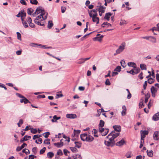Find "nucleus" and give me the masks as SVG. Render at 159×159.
<instances>
[{"mask_svg": "<svg viewBox=\"0 0 159 159\" xmlns=\"http://www.w3.org/2000/svg\"><path fill=\"white\" fill-rule=\"evenodd\" d=\"M61 9L62 13H64L65 11L66 8L65 7H61Z\"/></svg>", "mask_w": 159, "mask_h": 159, "instance_id": "nucleus-59", "label": "nucleus"}, {"mask_svg": "<svg viewBox=\"0 0 159 159\" xmlns=\"http://www.w3.org/2000/svg\"><path fill=\"white\" fill-rule=\"evenodd\" d=\"M111 13L110 12H108L106 13L104 17V19L107 20H109L110 16H111Z\"/></svg>", "mask_w": 159, "mask_h": 159, "instance_id": "nucleus-21", "label": "nucleus"}, {"mask_svg": "<svg viewBox=\"0 0 159 159\" xmlns=\"http://www.w3.org/2000/svg\"><path fill=\"white\" fill-rule=\"evenodd\" d=\"M30 2L31 4L34 5H37L38 3L37 0H30Z\"/></svg>", "mask_w": 159, "mask_h": 159, "instance_id": "nucleus-44", "label": "nucleus"}, {"mask_svg": "<svg viewBox=\"0 0 159 159\" xmlns=\"http://www.w3.org/2000/svg\"><path fill=\"white\" fill-rule=\"evenodd\" d=\"M89 14L90 16L92 18L93 21L98 24L99 22V18L97 17L98 14H93V13L91 12H89Z\"/></svg>", "mask_w": 159, "mask_h": 159, "instance_id": "nucleus-5", "label": "nucleus"}, {"mask_svg": "<svg viewBox=\"0 0 159 159\" xmlns=\"http://www.w3.org/2000/svg\"><path fill=\"white\" fill-rule=\"evenodd\" d=\"M150 96L149 93H147L145 95V102L146 103L148 101V99Z\"/></svg>", "mask_w": 159, "mask_h": 159, "instance_id": "nucleus-25", "label": "nucleus"}, {"mask_svg": "<svg viewBox=\"0 0 159 159\" xmlns=\"http://www.w3.org/2000/svg\"><path fill=\"white\" fill-rule=\"evenodd\" d=\"M143 72H141L139 75V78L140 80H142L143 79Z\"/></svg>", "mask_w": 159, "mask_h": 159, "instance_id": "nucleus-60", "label": "nucleus"}, {"mask_svg": "<svg viewBox=\"0 0 159 159\" xmlns=\"http://www.w3.org/2000/svg\"><path fill=\"white\" fill-rule=\"evenodd\" d=\"M109 129L107 128H104L102 127L99 128V132L101 133L102 136L106 135L108 133Z\"/></svg>", "mask_w": 159, "mask_h": 159, "instance_id": "nucleus-7", "label": "nucleus"}, {"mask_svg": "<svg viewBox=\"0 0 159 159\" xmlns=\"http://www.w3.org/2000/svg\"><path fill=\"white\" fill-rule=\"evenodd\" d=\"M23 120L21 119H20L19 120V122L17 123V125H18V126L19 127H20V125H22V124H23Z\"/></svg>", "mask_w": 159, "mask_h": 159, "instance_id": "nucleus-54", "label": "nucleus"}, {"mask_svg": "<svg viewBox=\"0 0 159 159\" xmlns=\"http://www.w3.org/2000/svg\"><path fill=\"white\" fill-rule=\"evenodd\" d=\"M75 147L78 148H80L81 146V143L78 142H75Z\"/></svg>", "mask_w": 159, "mask_h": 159, "instance_id": "nucleus-43", "label": "nucleus"}, {"mask_svg": "<svg viewBox=\"0 0 159 159\" xmlns=\"http://www.w3.org/2000/svg\"><path fill=\"white\" fill-rule=\"evenodd\" d=\"M125 43L124 42L122 43L119 46V48L116 50V54H118L122 52L125 49Z\"/></svg>", "mask_w": 159, "mask_h": 159, "instance_id": "nucleus-3", "label": "nucleus"}, {"mask_svg": "<svg viewBox=\"0 0 159 159\" xmlns=\"http://www.w3.org/2000/svg\"><path fill=\"white\" fill-rule=\"evenodd\" d=\"M41 14L39 16L37 17L34 19V21L35 23H39L38 21L37 20H39V19L42 18L43 19L44 17H43V15L45 14L46 12H45L44 10L43 9L41 11H40Z\"/></svg>", "mask_w": 159, "mask_h": 159, "instance_id": "nucleus-6", "label": "nucleus"}, {"mask_svg": "<svg viewBox=\"0 0 159 159\" xmlns=\"http://www.w3.org/2000/svg\"><path fill=\"white\" fill-rule=\"evenodd\" d=\"M50 140L49 139H46L44 141L43 143L44 144H49L50 143L49 142Z\"/></svg>", "mask_w": 159, "mask_h": 159, "instance_id": "nucleus-48", "label": "nucleus"}, {"mask_svg": "<svg viewBox=\"0 0 159 159\" xmlns=\"http://www.w3.org/2000/svg\"><path fill=\"white\" fill-rule=\"evenodd\" d=\"M57 117L56 115H54L53 117V119L51 120V121L52 122H57Z\"/></svg>", "mask_w": 159, "mask_h": 159, "instance_id": "nucleus-35", "label": "nucleus"}, {"mask_svg": "<svg viewBox=\"0 0 159 159\" xmlns=\"http://www.w3.org/2000/svg\"><path fill=\"white\" fill-rule=\"evenodd\" d=\"M156 78L157 81L159 82V74L157 73L156 74Z\"/></svg>", "mask_w": 159, "mask_h": 159, "instance_id": "nucleus-64", "label": "nucleus"}, {"mask_svg": "<svg viewBox=\"0 0 159 159\" xmlns=\"http://www.w3.org/2000/svg\"><path fill=\"white\" fill-rule=\"evenodd\" d=\"M103 36L102 35H101L99 37H96L94 38V39L96 40H97L99 42L102 41V38H103Z\"/></svg>", "mask_w": 159, "mask_h": 159, "instance_id": "nucleus-29", "label": "nucleus"}, {"mask_svg": "<svg viewBox=\"0 0 159 159\" xmlns=\"http://www.w3.org/2000/svg\"><path fill=\"white\" fill-rule=\"evenodd\" d=\"M16 34H17V38L18 39L20 40H21V35L20 33L19 32H17L16 33Z\"/></svg>", "mask_w": 159, "mask_h": 159, "instance_id": "nucleus-50", "label": "nucleus"}, {"mask_svg": "<svg viewBox=\"0 0 159 159\" xmlns=\"http://www.w3.org/2000/svg\"><path fill=\"white\" fill-rule=\"evenodd\" d=\"M39 10H40V9L39 8H37L36 9L35 11L32 14V15H33V16H35V15H36V14L38 15L39 13V12H38V11H39Z\"/></svg>", "mask_w": 159, "mask_h": 159, "instance_id": "nucleus-45", "label": "nucleus"}, {"mask_svg": "<svg viewBox=\"0 0 159 159\" xmlns=\"http://www.w3.org/2000/svg\"><path fill=\"white\" fill-rule=\"evenodd\" d=\"M16 94L18 97H19V98H24V96L21 95V94L19 93H16Z\"/></svg>", "mask_w": 159, "mask_h": 159, "instance_id": "nucleus-62", "label": "nucleus"}, {"mask_svg": "<svg viewBox=\"0 0 159 159\" xmlns=\"http://www.w3.org/2000/svg\"><path fill=\"white\" fill-rule=\"evenodd\" d=\"M20 102L21 103L24 102L25 104H26L28 103H30V102L25 97H24V98H22V99L20 100Z\"/></svg>", "mask_w": 159, "mask_h": 159, "instance_id": "nucleus-20", "label": "nucleus"}, {"mask_svg": "<svg viewBox=\"0 0 159 159\" xmlns=\"http://www.w3.org/2000/svg\"><path fill=\"white\" fill-rule=\"evenodd\" d=\"M131 64H133L134 65L132 66V67H133V69L134 70V74H137L140 71V70L139 67H137L136 64L134 62H129L128 63V66H131Z\"/></svg>", "mask_w": 159, "mask_h": 159, "instance_id": "nucleus-4", "label": "nucleus"}, {"mask_svg": "<svg viewBox=\"0 0 159 159\" xmlns=\"http://www.w3.org/2000/svg\"><path fill=\"white\" fill-rule=\"evenodd\" d=\"M74 135L75 136H77L78 134H80V130H76L74 129Z\"/></svg>", "mask_w": 159, "mask_h": 159, "instance_id": "nucleus-39", "label": "nucleus"}, {"mask_svg": "<svg viewBox=\"0 0 159 159\" xmlns=\"http://www.w3.org/2000/svg\"><path fill=\"white\" fill-rule=\"evenodd\" d=\"M153 138L154 140H159V131H156L154 132L153 135Z\"/></svg>", "mask_w": 159, "mask_h": 159, "instance_id": "nucleus-10", "label": "nucleus"}, {"mask_svg": "<svg viewBox=\"0 0 159 159\" xmlns=\"http://www.w3.org/2000/svg\"><path fill=\"white\" fill-rule=\"evenodd\" d=\"M80 138L83 141H86L88 142H91L94 139V138L87 134H81Z\"/></svg>", "mask_w": 159, "mask_h": 159, "instance_id": "nucleus-2", "label": "nucleus"}, {"mask_svg": "<svg viewBox=\"0 0 159 159\" xmlns=\"http://www.w3.org/2000/svg\"><path fill=\"white\" fill-rule=\"evenodd\" d=\"M27 21L28 23L29 24V26L30 27L32 28H35V25L34 23H32L31 18L30 17H27Z\"/></svg>", "mask_w": 159, "mask_h": 159, "instance_id": "nucleus-8", "label": "nucleus"}, {"mask_svg": "<svg viewBox=\"0 0 159 159\" xmlns=\"http://www.w3.org/2000/svg\"><path fill=\"white\" fill-rule=\"evenodd\" d=\"M37 148L36 147H34L32 148V151L35 154H36L37 153Z\"/></svg>", "mask_w": 159, "mask_h": 159, "instance_id": "nucleus-58", "label": "nucleus"}, {"mask_svg": "<svg viewBox=\"0 0 159 159\" xmlns=\"http://www.w3.org/2000/svg\"><path fill=\"white\" fill-rule=\"evenodd\" d=\"M66 117L69 119H75L77 118V115L75 114H67L66 116Z\"/></svg>", "mask_w": 159, "mask_h": 159, "instance_id": "nucleus-12", "label": "nucleus"}, {"mask_svg": "<svg viewBox=\"0 0 159 159\" xmlns=\"http://www.w3.org/2000/svg\"><path fill=\"white\" fill-rule=\"evenodd\" d=\"M125 143V141L123 139H122L120 141L117 142L116 145L118 146H121L123 145Z\"/></svg>", "mask_w": 159, "mask_h": 159, "instance_id": "nucleus-18", "label": "nucleus"}, {"mask_svg": "<svg viewBox=\"0 0 159 159\" xmlns=\"http://www.w3.org/2000/svg\"><path fill=\"white\" fill-rule=\"evenodd\" d=\"M22 152L25 153L26 155L30 153V152L29 149L25 148L22 150Z\"/></svg>", "mask_w": 159, "mask_h": 159, "instance_id": "nucleus-36", "label": "nucleus"}, {"mask_svg": "<svg viewBox=\"0 0 159 159\" xmlns=\"http://www.w3.org/2000/svg\"><path fill=\"white\" fill-rule=\"evenodd\" d=\"M131 154L132 153L131 152H129L126 153L125 155V156L127 158H130L132 157Z\"/></svg>", "mask_w": 159, "mask_h": 159, "instance_id": "nucleus-41", "label": "nucleus"}, {"mask_svg": "<svg viewBox=\"0 0 159 159\" xmlns=\"http://www.w3.org/2000/svg\"><path fill=\"white\" fill-rule=\"evenodd\" d=\"M114 130L117 132H120L121 131V127L120 125H115L113 126Z\"/></svg>", "mask_w": 159, "mask_h": 159, "instance_id": "nucleus-14", "label": "nucleus"}, {"mask_svg": "<svg viewBox=\"0 0 159 159\" xmlns=\"http://www.w3.org/2000/svg\"><path fill=\"white\" fill-rule=\"evenodd\" d=\"M46 148L45 147H43L40 151V154H43L45 152Z\"/></svg>", "mask_w": 159, "mask_h": 159, "instance_id": "nucleus-49", "label": "nucleus"}, {"mask_svg": "<svg viewBox=\"0 0 159 159\" xmlns=\"http://www.w3.org/2000/svg\"><path fill=\"white\" fill-rule=\"evenodd\" d=\"M54 156V154L52 152H49L47 154V156L49 158H52Z\"/></svg>", "mask_w": 159, "mask_h": 159, "instance_id": "nucleus-24", "label": "nucleus"}, {"mask_svg": "<svg viewBox=\"0 0 159 159\" xmlns=\"http://www.w3.org/2000/svg\"><path fill=\"white\" fill-rule=\"evenodd\" d=\"M120 64L121 66L124 68L126 66V65L125 61L124 60H122L120 61Z\"/></svg>", "mask_w": 159, "mask_h": 159, "instance_id": "nucleus-34", "label": "nucleus"}, {"mask_svg": "<svg viewBox=\"0 0 159 159\" xmlns=\"http://www.w3.org/2000/svg\"><path fill=\"white\" fill-rule=\"evenodd\" d=\"M105 122L104 121L102 120H100V123L99 125V127H103L104 126V125Z\"/></svg>", "mask_w": 159, "mask_h": 159, "instance_id": "nucleus-38", "label": "nucleus"}, {"mask_svg": "<svg viewBox=\"0 0 159 159\" xmlns=\"http://www.w3.org/2000/svg\"><path fill=\"white\" fill-rule=\"evenodd\" d=\"M21 21L22 22V23L24 25V27L25 28H27L29 27V25L27 24V19L25 20L24 19H21Z\"/></svg>", "mask_w": 159, "mask_h": 159, "instance_id": "nucleus-16", "label": "nucleus"}, {"mask_svg": "<svg viewBox=\"0 0 159 159\" xmlns=\"http://www.w3.org/2000/svg\"><path fill=\"white\" fill-rule=\"evenodd\" d=\"M126 72L127 73L133 75H134V70L133 69L131 70L130 71H127Z\"/></svg>", "mask_w": 159, "mask_h": 159, "instance_id": "nucleus-52", "label": "nucleus"}, {"mask_svg": "<svg viewBox=\"0 0 159 159\" xmlns=\"http://www.w3.org/2000/svg\"><path fill=\"white\" fill-rule=\"evenodd\" d=\"M31 137L30 136L25 135L23 138L21 139L20 141V142H22L24 141H27L29 139H30Z\"/></svg>", "mask_w": 159, "mask_h": 159, "instance_id": "nucleus-13", "label": "nucleus"}, {"mask_svg": "<svg viewBox=\"0 0 159 159\" xmlns=\"http://www.w3.org/2000/svg\"><path fill=\"white\" fill-rule=\"evenodd\" d=\"M39 19L38 20H37V21H38V22L39 23L38 24V23H35V22H34V23L38 25H39L42 26H44V23L45 22V20L43 19Z\"/></svg>", "mask_w": 159, "mask_h": 159, "instance_id": "nucleus-11", "label": "nucleus"}, {"mask_svg": "<svg viewBox=\"0 0 159 159\" xmlns=\"http://www.w3.org/2000/svg\"><path fill=\"white\" fill-rule=\"evenodd\" d=\"M152 119L154 121H157L159 120V112L155 114L153 116Z\"/></svg>", "mask_w": 159, "mask_h": 159, "instance_id": "nucleus-15", "label": "nucleus"}, {"mask_svg": "<svg viewBox=\"0 0 159 159\" xmlns=\"http://www.w3.org/2000/svg\"><path fill=\"white\" fill-rule=\"evenodd\" d=\"M147 81H145L144 84L143 85V89L144 90L146 89L147 86Z\"/></svg>", "mask_w": 159, "mask_h": 159, "instance_id": "nucleus-61", "label": "nucleus"}, {"mask_svg": "<svg viewBox=\"0 0 159 159\" xmlns=\"http://www.w3.org/2000/svg\"><path fill=\"white\" fill-rule=\"evenodd\" d=\"M62 139L61 140L60 143H55L54 145L58 148H60L63 145V143L62 142Z\"/></svg>", "mask_w": 159, "mask_h": 159, "instance_id": "nucleus-17", "label": "nucleus"}, {"mask_svg": "<svg viewBox=\"0 0 159 159\" xmlns=\"http://www.w3.org/2000/svg\"><path fill=\"white\" fill-rule=\"evenodd\" d=\"M53 24L52 20H49L48 21V28L49 29L51 28L53 26Z\"/></svg>", "mask_w": 159, "mask_h": 159, "instance_id": "nucleus-26", "label": "nucleus"}, {"mask_svg": "<svg viewBox=\"0 0 159 159\" xmlns=\"http://www.w3.org/2000/svg\"><path fill=\"white\" fill-rule=\"evenodd\" d=\"M26 16V13L25 12H24V10H21L20 11L21 19V20L22 19H24Z\"/></svg>", "mask_w": 159, "mask_h": 159, "instance_id": "nucleus-22", "label": "nucleus"}, {"mask_svg": "<svg viewBox=\"0 0 159 159\" xmlns=\"http://www.w3.org/2000/svg\"><path fill=\"white\" fill-rule=\"evenodd\" d=\"M121 67L120 66H117L114 70L115 71H117L119 72L120 71Z\"/></svg>", "mask_w": 159, "mask_h": 159, "instance_id": "nucleus-46", "label": "nucleus"}, {"mask_svg": "<svg viewBox=\"0 0 159 159\" xmlns=\"http://www.w3.org/2000/svg\"><path fill=\"white\" fill-rule=\"evenodd\" d=\"M97 7H98V11L99 12H104L105 9V7L103 6H102L100 5L99 6H97Z\"/></svg>", "mask_w": 159, "mask_h": 159, "instance_id": "nucleus-19", "label": "nucleus"}, {"mask_svg": "<svg viewBox=\"0 0 159 159\" xmlns=\"http://www.w3.org/2000/svg\"><path fill=\"white\" fill-rule=\"evenodd\" d=\"M57 154L59 156H61L63 155L61 149H59L58 150L57 152Z\"/></svg>", "mask_w": 159, "mask_h": 159, "instance_id": "nucleus-53", "label": "nucleus"}, {"mask_svg": "<svg viewBox=\"0 0 159 159\" xmlns=\"http://www.w3.org/2000/svg\"><path fill=\"white\" fill-rule=\"evenodd\" d=\"M147 155L150 157H152L153 155V151L152 150H151L149 151L148 150L147 151Z\"/></svg>", "mask_w": 159, "mask_h": 159, "instance_id": "nucleus-27", "label": "nucleus"}, {"mask_svg": "<svg viewBox=\"0 0 159 159\" xmlns=\"http://www.w3.org/2000/svg\"><path fill=\"white\" fill-rule=\"evenodd\" d=\"M105 84L106 85H110L111 84V83L110 82L109 79H107L105 81Z\"/></svg>", "mask_w": 159, "mask_h": 159, "instance_id": "nucleus-57", "label": "nucleus"}, {"mask_svg": "<svg viewBox=\"0 0 159 159\" xmlns=\"http://www.w3.org/2000/svg\"><path fill=\"white\" fill-rule=\"evenodd\" d=\"M44 137L45 138H47L48 137V136L50 134V133L48 132H46L43 134Z\"/></svg>", "mask_w": 159, "mask_h": 159, "instance_id": "nucleus-47", "label": "nucleus"}, {"mask_svg": "<svg viewBox=\"0 0 159 159\" xmlns=\"http://www.w3.org/2000/svg\"><path fill=\"white\" fill-rule=\"evenodd\" d=\"M149 40L152 43H156V38L152 36H150Z\"/></svg>", "mask_w": 159, "mask_h": 159, "instance_id": "nucleus-30", "label": "nucleus"}, {"mask_svg": "<svg viewBox=\"0 0 159 159\" xmlns=\"http://www.w3.org/2000/svg\"><path fill=\"white\" fill-rule=\"evenodd\" d=\"M149 31L152 30V32H153L154 31H159V30H158L157 28L154 27L152 28L151 29H150L149 30Z\"/></svg>", "mask_w": 159, "mask_h": 159, "instance_id": "nucleus-55", "label": "nucleus"}, {"mask_svg": "<svg viewBox=\"0 0 159 159\" xmlns=\"http://www.w3.org/2000/svg\"><path fill=\"white\" fill-rule=\"evenodd\" d=\"M140 68L142 70H147L146 65L143 64H140Z\"/></svg>", "mask_w": 159, "mask_h": 159, "instance_id": "nucleus-31", "label": "nucleus"}, {"mask_svg": "<svg viewBox=\"0 0 159 159\" xmlns=\"http://www.w3.org/2000/svg\"><path fill=\"white\" fill-rule=\"evenodd\" d=\"M37 132V130L36 129H32L31 130V133L33 134H36Z\"/></svg>", "mask_w": 159, "mask_h": 159, "instance_id": "nucleus-56", "label": "nucleus"}, {"mask_svg": "<svg viewBox=\"0 0 159 159\" xmlns=\"http://www.w3.org/2000/svg\"><path fill=\"white\" fill-rule=\"evenodd\" d=\"M128 23L127 21H126L125 20H121L120 21V25H123L124 24H127Z\"/></svg>", "mask_w": 159, "mask_h": 159, "instance_id": "nucleus-37", "label": "nucleus"}, {"mask_svg": "<svg viewBox=\"0 0 159 159\" xmlns=\"http://www.w3.org/2000/svg\"><path fill=\"white\" fill-rule=\"evenodd\" d=\"M107 25L108 26H111V25L109 23H108L107 22H105L101 25V26L103 27H105V26L104 25Z\"/></svg>", "mask_w": 159, "mask_h": 159, "instance_id": "nucleus-42", "label": "nucleus"}, {"mask_svg": "<svg viewBox=\"0 0 159 159\" xmlns=\"http://www.w3.org/2000/svg\"><path fill=\"white\" fill-rule=\"evenodd\" d=\"M70 149L73 152H77V149L75 147H70Z\"/></svg>", "mask_w": 159, "mask_h": 159, "instance_id": "nucleus-51", "label": "nucleus"}, {"mask_svg": "<svg viewBox=\"0 0 159 159\" xmlns=\"http://www.w3.org/2000/svg\"><path fill=\"white\" fill-rule=\"evenodd\" d=\"M120 134V133H116L115 131L111 132L106 137V140L104 141L105 144L107 146H113L115 143L114 139Z\"/></svg>", "mask_w": 159, "mask_h": 159, "instance_id": "nucleus-1", "label": "nucleus"}, {"mask_svg": "<svg viewBox=\"0 0 159 159\" xmlns=\"http://www.w3.org/2000/svg\"><path fill=\"white\" fill-rule=\"evenodd\" d=\"M85 62L84 58H82L81 59L78 60L77 62V64H81Z\"/></svg>", "mask_w": 159, "mask_h": 159, "instance_id": "nucleus-32", "label": "nucleus"}, {"mask_svg": "<svg viewBox=\"0 0 159 159\" xmlns=\"http://www.w3.org/2000/svg\"><path fill=\"white\" fill-rule=\"evenodd\" d=\"M34 11V10L31 8H28L27 10V13L30 15H31Z\"/></svg>", "mask_w": 159, "mask_h": 159, "instance_id": "nucleus-28", "label": "nucleus"}, {"mask_svg": "<svg viewBox=\"0 0 159 159\" xmlns=\"http://www.w3.org/2000/svg\"><path fill=\"white\" fill-rule=\"evenodd\" d=\"M155 80L152 78H149L148 79V82L149 84H152L153 83L154 81Z\"/></svg>", "mask_w": 159, "mask_h": 159, "instance_id": "nucleus-40", "label": "nucleus"}, {"mask_svg": "<svg viewBox=\"0 0 159 159\" xmlns=\"http://www.w3.org/2000/svg\"><path fill=\"white\" fill-rule=\"evenodd\" d=\"M34 157H36V156L33 155H30L29 156V159H34Z\"/></svg>", "mask_w": 159, "mask_h": 159, "instance_id": "nucleus-63", "label": "nucleus"}, {"mask_svg": "<svg viewBox=\"0 0 159 159\" xmlns=\"http://www.w3.org/2000/svg\"><path fill=\"white\" fill-rule=\"evenodd\" d=\"M140 133L141 134V135H142L144 137L145 136V137L146 135H148V131L146 130H141L140 131Z\"/></svg>", "mask_w": 159, "mask_h": 159, "instance_id": "nucleus-23", "label": "nucleus"}, {"mask_svg": "<svg viewBox=\"0 0 159 159\" xmlns=\"http://www.w3.org/2000/svg\"><path fill=\"white\" fill-rule=\"evenodd\" d=\"M157 89L152 86L151 88V91L152 94V97L154 98L156 96V93L157 92Z\"/></svg>", "mask_w": 159, "mask_h": 159, "instance_id": "nucleus-9", "label": "nucleus"}, {"mask_svg": "<svg viewBox=\"0 0 159 159\" xmlns=\"http://www.w3.org/2000/svg\"><path fill=\"white\" fill-rule=\"evenodd\" d=\"M72 157L74 159H81V156L79 154H76L72 156Z\"/></svg>", "mask_w": 159, "mask_h": 159, "instance_id": "nucleus-33", "label": "nucleus"}]
</instances>
